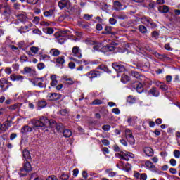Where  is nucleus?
<instances>
[{"mask_svg":"<svg viewBox=\"0 0 180 180\" xmlns=\"http://www.w3.org/2000/svg\"><path fill=\"white\" fill-rule=\"evenodd\" d=\"M70 178V175L65 174V173H63L60 176V179L62 180H68Z\"/></svg>","mask_w":180,"mask_h":180,"instance_id":"79ce46f5","label":"nucleus"},{"mask_svg":"<svg viewBox=\"0 0 180 180\" xmlns=\"http://www.w3.org/2000/svg\"><path fill=\"white\" fill-rule=\"evenodd\" d=\"M105 172L109 175V176H115V175H116V173L112 172L110 169H106Z\"/></svg>","mask_w":180,"mask_h":180,"instance_id":"a19ab883","label":"nucleus"},{"mask_svg":"<svg viewBox=\"0 0 180 180\" xmlns=\"http://www.w3.org/2000/svg\"><path fill=\"white\" fill-rule=\"evenodd\" d=\"M22 155H23V158H25L26 161H27V160H32V156H30V153L27 150H23Z\"/></svg>","mask_w":180,"mask_h":180,"instance_id":"f3484780","label":"nucleus"},{"mask_svg":"<svg viewBox=\"0 0 180 180\" xmlns=\"http://www.w3.org/2000/svg\"><path fill=\"white\" fill-rule=\"evenodd\" d=\"M149 95H152V96H160V91L157 90L155 87H153L151 89L148 91Z\"/></svg>","mask_w":180,"mask_h":180,"instance_id":"2eb2a0df","label":"nucleus"},{"mask_svg":"<svg viewBox=\"0 0 180 180\" xmlns=\"http://www.w3.org/2000/svg\"><path fill=\"white\" fill-rule=\"evenodd\" d=\"M103 102L101 100L96 99L92 101L91 105H102Z\"/></svg>","mask_w":180,"mask_h":180,"instance_id":"c03bdc74","label":"nucleus"},{"mask_svg":"<svg viewBox=\"0 0 180 180\" xmlns=\"http://www.w3.org/2000/svg\"><path fill=\"white\" fill-rule=\"evenodd\" d=\"M86 77H88V78L90 79V81L92 82L94 78H98L101 77V72L96 70H91L86 74Z\"/></svg>","mask_w":180,"mask_h":180,"instance_id":"423d86ee","label":"nucleus"},{"mask_svg":"<svg viewBox=\"0 0 180 180\" xmlns=\"http://www.w3.org/2000/svg\"><path fill=\"white\" fill-rule=\"evenodd\" d=\"M101 142L103 143V146H109V144H110V142H109V140L108 139H103L101 140Z\"/></svg>","mask_w":180,"mask_h":180,"instance_id":"e2e57ef3","label":"nucleus"},{"mask_svg":"<svg viewBox=\"0 0 180 180\" xmlns=\"http://www.w3.org/2000/svg\"><path fill=\"white\" fill-rule=\"evenodd\" d=\"M53 15H54V10L53 9L44 12V15L45 18H51V16H53Z\"/></svg>","mask_w":180,"mask_h":180,"instance_id":"bb28decb","label":"nucleus"},{"mask_svg":"<svg viewBox=\"0 0 180 180\" xmlns=\"http://www.w3.org/2000/svg\"><path fill=\"white\" fill-rule=\"evenodd\" d=\"M124 169L125 171H127V172H129V171H131V165H130L129 163H126L124 165Z\"/></svg>","mask_w":180,"mask_h":180,"instance_id":"c9c22d12","label":"nucleus"},{"mask_svg":"<svg viewBox=\"0 0 180 180\" xmlns=\"http://www.w3.org/2000/svg\"><path fill=\"white\" fill-rule=\"evenodd\" d=\"M30 50L34 54H37V53H39V47H37V46H32L30 48Z\"/></svg>","mask_w":180,"mask_h":180,"instance_id":"72a5a7b5","label":"nucleus"},{"mask_svg":"<svg viewBox=\"0 0 180 180\" xmlns=\"http://www.w3.org/2000/svg\"><path fill=\"white\" fill-rule=\"evenodd\" d=\"M56 63L57 64L63 65L64 63H65V60L64 59V56H60L56 58Z\"/></svg>","mask_w":180,"mask_h":180,"instance_id":"7c9ffc66","label":"nucleus"},{"mask_svg":"<svg viewBox=\"0 0 180 180\" xmlns=\"http://www.w3.org/2000/svg\"><path fill=\"white\" fill-rule=\"evenodd\" d=\"M113 148H114V151L117 153H120L115 155L117 157L120 158V160H124V161H129L130 158H134V154L130 152L121 151L120 148H119V146L117 145H115Z\"/></svg>","mask_w":180,"mask_h":180,"instance_id":"f257e3e1","label":"nucleus"},{"mask_svg":"<svg viewBox=\"0 0 180 180\" xmlns=\"http://www.w3.org/2000/svg\"><path fill=\"white\" fill-rule=\"evenodd\" d=\"M33 129H39V127H49V119L46 117H41L39 120H32Z\"/></svg>","mask_w":180,"mask_h":180,"instance_id":"f03ea898","label":"nucleus"},{"mask_svg":"<svg viewBox=\"0 0 180 180\" xmlns=\"http://www.w3.org/2000/svg\"><path fill=\"white\" fill-rule=\"evenodd\" d=\"M114 9H115V11H120V9H122V3L118 1H115Z\"/></svg>","mask_w":180,"mask_h":180,"instance_id":"393cba45","label":"nucleus"},{"mask_svg":"<svg viewBox=\"0 0 180 180\" xmlns=\"http://www.w3.org/2000/svg\"><path fill=\"white\" fill-rule=\"evenodd\" d=\"M50 101H58L61 98V95L58 93H51L48 95Z\"/></svg>","mask_w":180,"mask_h":180,"instance_id":"9b49d317","label":"nucleus"},{"mask_svg":"<svg viewBox=\"0 0 180 180\" xmlns=\"http://www.w3.org/2000/svg\"><path fill=\"white\" fill-rule=\"evenodd\" d=\"M30 171H32V165H30V162H25L23 168L20 169V176H26L27 173L30 172Z\"/></svg>","mask_w":180,"mask_h":180,"instance_id":"7ed1b4c3","label":"nucleus"},{"mask_svg":"<svg viewBox=\"0 0 180 180\" xmlns=\"http://www.w3.org/2000/svg\"><path fill=\"white\" fill-rule=\"evenodd\" d=\"M4 71L6 74H8V75L12 74V69H11V68H6Z\"/></svg>","mask_w":180,"mask_h":180,"instance_id":"0e129e2a","label":"nucleus"},{"mask_svg":"<svg viewBox=\"0 0 180 180\" xmlns=\"http://www.w3.org/2000/svg\"><path fill=\"white\" fill-rule=\"evenodd\" d=\"M60 115H62V116H65V115L68 114V110H67L66 109H63L60 111Z\"/></svg>","mask_w":180,"mask_h":180,"instance_id":"69168bd1","label":"nucleus"},{"mask_svg":"<svg viewBox=\"0 0 180 180\" xmlns=\"http://www.w3.org/2000/svg\"><path fill=\"white\" fill-rule=\"evenodd\" d=\"M127 102H128V103H134V102H136V98H134V96H129L127 98Z\"/></svg>","mask_w":180,"mask_h":180,"instance_id":"2f4dec72","label":"nucleus"},{"mask_svg":"<svg viewBox=\"0 0 180 180\" xmlns=\"http://www.w3.org/2000/svg\"><path fill=\"white\" fill-rule=\"evenodd\" d=\"M63 133L64 137H66V138H69V137H71V136H72V132L70 129H64Z\"/></svg>","mask_w":180,"mask_h":180,"instance_id":"b1692460","label":"nucleus"},{"mask_svg":"<svg viewBox=\"0 0 180 180\" xmlns=\"http://www.w3.org/2000/svg\"><path fill=\"white\" fill-rule=\"evenodd\" d=\"M56 130L59 133H62V131H64V125L62 123L56 124Z\"/></svg>","mask_w":180,"mask_h":180,"instance_id":"a878e982","label":"nucleus"},{"mask_svg":"<svg viewBox=\"0 0 180 180\" xmlns=\"http://www.w3.org/2000/svg\"><path fill=\"white\" fill-rule=\"evenodd\" d=\"M175 158H180V151L178 150H176L173 153Z\"/></svg>","mask_w":180,"mask_h":180,"instance_id":"6e6d98bb","label":"nucleus"},{"mask_svg":"<svg viewBox=\"0 0 180 180\" xmlns=\"http://www.w3.org/2000/svg\"><path fill=\"white\" fill-rule=\"evenodd\" d=\"M93 17H94L93 15L84 14L83 18L85 20H91V19H92Z\"/></svg>","mask_w":180,"mask_h":180,"instance_id":"49530a36","label":"nucleus"},{"mask_svg":"<svg viewBox=\"0 0 180 180\" xmlns=\"http://www.w3.org/2000/svg\"><path fill=\"white\" fill-rule=\"evenodd\" d=\"M103 130H104V131H109V130H110V125L109 124H105L103 125L102 127Z\"/></svg>","mask_w":180,"mask_h":180,"instance_id":"864d4df0","label":"nucleus"},{"mask_svg":"<svg viewBox=\"0 0 180 180\" xmlns=\"http://www.w3.org/2000/svg\"><path fill=\"white\" fill-rule=\"evenodd\" d=\"M72 54L74 57H77V58H82V51L79 46H73L72 49Z\"/></svg>","mask_w":180,"mask_h":180,"instance_id":"39448f33","label":"nucleus"},{"mask_svg":"<svg viewBox=\"0 0 180 180\" xmlns=\"http://www.w3.org/2000/svg\"><path fill=\"white\" fill-rule=\"evenodd\" d=\"M158 11L160 13H168L169 12V8L168 6L163 5L158 7Z\"/></svg>","mask_w":180,"mask_h":180,"instance_id":"4468645a","label":"nucleus"},{"mask_svg":"<svg viewBox=\"0 0 180 180\" xmlns=\"http://www.w3.org/2000/svg\"><path fill=\"white\" fill-rule=\"evenodd\" d=\"M17 21L21 23H25V22H27V16L26 15V13L22 12L21 13L16 15Z\"/></svg>","mask_w":180,"mask_h":180,"instance_id":"6e6552de","label":"nucleus"},{"mask_svg":"<svg viewBox=\"0 0 180 180\" xmlns=\"http://www.w3.org/2000/svg\"><path fill=\"white\" fill-rule=\"evenodd\" d=\"M46 180H58V178L56 175H51L47 176Z\"/></svg>","mask_w":180,"mask_h":180,"instance_id":"603ef678","label":"nucleus"},{"mask_svg":"<svg viewBox=\"0 0 180 180\" xmlns=\"http://www.w3.org/2000/svg\"><path fill=\"white\" fill-rule=\"evenodd\" d=\"M131 75L133 78H136V79L140 78V74L138 72H131Z\"/></svg>","mask_w":180,"mask_h":180,"instance_id":"58836bf2","label":"nucleus"},{"mask_svg":"<svg viewBox=\"0 0 180 180\" xmlns=\"http://www.w3.org/2000/svg\"><path fill=\"white\" fill-rule=\"evenodd\" d=\"M9 49H11V50L13 51H16L17 50H18L19 49L18 47H16L15 45H9L8 46Z\"/></svg>","mask_w":180,"mask_h":180,"instance_id":"338daca9","label":"nucleus"},{"mask_svg":"<svg viewBox=\"0 0 180 180\" xmlns=\"http://www.w3.org/2000/svg\"><path fill=\"white\" fill-rule=\"evenodd\" d=\"M63 81L66 85H74L75 84L74 79L71 77H63Z\"/></svg>","mask_w":180,"mask_h":180,"instance_id":"ddd939ff","label":"nucleus"},{"mask_svg":"<svg viewBox=\"0 0 180 180\" xmlns=\"http://www.w3.org/2000/svg\"><path fill=\"white\" fill-rule=\"evenodd\" d=\"M42 81L43 79L41 78L37 79V82H38L37 86H39V88H44V84H43Z\"/></svg>","mask_w":180,"mask_h":180,"instance_id":"ea45409f","label":"nucleus"},{"mask_svg":"<svg viewBox=\"0 0 180 180\" xmlns=\"http://www.w3.org/2000/svg\"><path fill=\"white\" fill-rule=\"evenodd\" d=\"M32 130H33L32 127H29L28 125H25L21 129V133L22 134L29 133L32 131Z\"/></svg>","mask_w":180,"mask_h":180,"instance_id":"412c9836","label":"nucleus"},{"mask_svg":"<svg viewBox=\"0 0 180 180\" xmlns=\"http://www.w3.org/2000/svg\"><path fill=\"white\" fill-rule=\"evenodd\" d=\"M7 84H9V82H8V80L6 79L1 78L0 79V88L1 89L3 92H5V91H8V89L9 88V84H8L5 87V85H6Z\"/></svg>","mask_w":180,"mask_h":180,"instance_id":"9d476101","label":"nucleus"},{"mask_svg":"<svg viewBox=\"0 0 180 180\" xmlns=\"http://www.w3.org/2000/svg\"><path fill=\"white\" fill-rule=\"evenodd\" d=\"M44 67H46V65L43 63H39L37 65V68L39 70H44Z\"/></svg>","mask_w":180,"mask_h":180,"instance_id":"5fc2aeb1","label":"nucleus"},{"mask_svg":"<svg viewBox=\"0 0 180 180\" xmlns=\"http://www.w3.org/2000/svg\"><path fill=\"white\" fill-rule=\"evenodd\" d=\"M50 53L51 54V56H53V57H57L58 56H60V54H61V52L57 49H52L50 51Z\"/></svg>","mask_w":180,"mask_h":180,"instance_id":"aec40b11","label":"nucleus"},{"mask_svg":"<svg viewBox=\"0 0 180 180\" xmlns=\"http://www.w3.org/2000/svg\"><path fill=\"white\" fill-rule=\"evenodd\" d=\"M151 34H152V37L155 39V40H157V39L160 37V34L156 31L153 32Z\"/></svg>","mask_w":180,"mask_h":180,"instance_id":"37998d69","label":"nucleus"},{"mask_svg":"<svg viewBox=\"0 0 180 180\" xmlns=\"http://www.w3.org/2000/svg\"><path fill=\"white\" fill-rule=\"evenodd\" d=\"M145 165L146 168H150L151 169H155V165L150 161V160H146L145 162Z\"/></svg>","mask_w":180,"mask_h":180,"instance_id":"5701e85b","label":"nucleus"},{"mask_svg":"<svg viewBox=\"0 0 180 180\" xmlns=\"http://www.w3.org/2000/svg\"><path fill=\"white\" fill-rule=\"evenodd\" d=\"M102 151H103V154H105V155L109 154V148H108L107 147L103 148Z\"/></svg>","mask_w":180,"mask_h":180,"instance_id":"774afa93","label":"nucleus"},{"mask_svg":"<svg viewBox=\"0 0 180 180\" xmlns=\"http://www.w3.org/2000/svg\"><path fill=\"white\" fill-rule=\"evenodd\" d=\"M49 127H56L57 122L53 120H49Z\"/></svg>","mask_w":180,"mask_h":180,"instance_id":"f704fd0d","label":"nucleus"},{"mask_svg":"<svg viewBox=\"0 0 180 180\" xmlns=\"http://www.w3.org/2000/svg\"><path fill=\"white\" fill-rule=\"evenodd\" d=\"M89 44H94V46H93L94 50L98 51V50H101V49H102V44H100V43L95 44L94 41H91Z\"/></svg>","mask_w":180,"mask_h":180,"instance_id":"4be33fe9","label":"nucleus"},{"mask_svg":"<svg viewBox=\"0 0 180 180\" xmlns=\"http://www.w3.org/2000/svg\"><path fill=\"white\" fill-rule=\"evenodd\" d=\"M104 47L106 51H115V46H105Z\"/></svg>","mask_w":180,"mask_h":180,"instance_id":"a18cd8bd","label":"nucleus"},{"mask_svg":"<svg viewBox=\"0 0 180 180\" xmlns=\"http://www.w3.org/2000/svg\"><path fill=\"white\" fill-rule=\"evenodd\" d=\"M58 5L60 9H64V8L70 9V8L71 7V3H70L69 0H60V1H58Z\"/></svg>","mask_w":180,"mask_h":180,"instance_id":"0eeeda50","label":"nucleus"},{"mask_svg":"<svg viewBox=\"0 0 180 180\" xmlns=\"http://www.w3.org/2000/svg\"><path fill=\"white\" fill-rule=\"evenodd\" d=\"M0 130L1 131H3V133H5V131H6V130H8V129H6V128L4 124L0 123Z\"/></svg>","mask_w":180,"mask_h":180,"instance_id":"4d7b16f0","label":"nucleus"},{"mask_svg":"<svg viewBox=\"0 0 180 180\" xmlns=\"http://www.w3.org/2000/svg\"><path fill=\"white\" fill-rule=\"evenodd\" d=\"M30 180H39V175L37 174L34 173L31 175Z\"/></svg>","mask_w":180,"mask_h":180,"instance_id":"de8ad7c7","label":"nucleus"},{"mask_svg":"<svg viewBox=\"0 0 180 180\" xmlns=\"http://www.w3.org/2000/svg\"><path fill=\"white\" fill-rule=\"evenodd\" d=\"M139 31L141 33H147V28L144 25L139 26Z\"/></svg>","mask_w":180,"mask_h":180,"instance_id":"8fccbe9b","label":"nucleus"},{"mask_svg":"<svg viewBox=\"0 0 180 180\" xmlns=\"http://www.w3.org/2000/svg\"><path fill=\"white\" fill-rule=\"evenodd\" d=\"M46 105H47V103L45 101H41L38 102L39 108H46Z\"/></svg>","mask_w":180,"mask_h":180,"instance_id":"473e14b6","label":"nucleus"},{"mask_svg":"<svg viewBox=\"0 0 180 180\" xmlns=\"http://www.w3.org/2000/svg\"><path fill=\"white\" fill-rule=\"evenodd\" d=\"M139 179L140 180H146V179H147V174L146 173L141 174L139 176Z\"/></svg>","mask_w":180,"mask_h":180,"instance_id":"13d9d810","label":"nucleus"},{"mask_svg":"<svg viewBox=\"0 0 180 180\" xmlns=\"http://www.w3.org/2000/svg\"><path fill=\"white\" fill-rule=\"evenodd\" d=\"M3 124H4V127L8 130L11 127V122L9 120L5 121Z\"/></svg>","mask_w":180,"mask_h":180,"instance_id":"09e8293b","label":"nucleus"},{"mask_svg":"<svg viewBox=\"0 0 180 180\" xmlns=\"http://www.w3.org/2000/svg\"><path fill=\"white\" fill-rule=\"evenodd\" d=\"M169 163L172 167H175L176 165V160L175 159H171Z\"/></svg>","mask_w":180,"mask_h":180,"instance_id":"bf43d9fd","label":"nucleus"},{"mask_svg":"<svg viewBox=\"0 0 180 180\" xmlns=\"http://www.w3.org/2000/svg\"><path fill=\"white\" fill-rule=\"evenodd\" d=\"M103 34H109L110 33H113L115 34V32H112V27L107 26L105 27V31L102 32Z\"/></svg>","mask_w":180,"mask_h":180,"instance_id":"c756f323","label":"nucleus"},{"mask_svg":"<svg viewBox=\"0 0 180 180\" xmlns=\"http://www.w3.org/2000/svg\"><path fill=\"white\" fill-rule=\"evenodd\" d=\"M144 153L148 157H153L154 155V150L150 147H146L144 148Z\"/></svg>","mask_w":180,"mask_h":180,"instance_id":"dca6fc26","label":"nucleus"},{"mask_svg":"<svg viewBox=\"0 0 180 180\" xmlns=\"http://www.w3.org/2000/svg\"><path fill=\"white\" fill-rule=\"evenodd\" d=\"M10 79L11 81H23V79H25V77L20 75L13 74L10 76Z\"/></svg>","mask_w":180,"mask_h":180,"instance_id":"f8f14e48","label":"nucleus"},{"mask_svg":"<svg viewBox=\"0 0 180 180\" xmlns=\"http://www.w3.org/2000/svg\"><path fill=\"white\" fill-rule=\"evenodd\" d=\"M124 131L127 141H129L131 145L134 144V143H136V140L134 139V136H133L131 131L129 129H126Z\"/></svg>","mask_w":180,"mask_h":180,"instance_id":"20e7f679","label":"nucleus"},{"mask_svg":"<svg viewBox=\"0 0 180 180\" xmlns=\"http://www.w3.org/2000/svg\"><path fill=\"white\" fill-rule=\"evenodd\" d=\"M4 13H7V14L11 13V6H9V5L8 4H6L4 6Z\"/></svg>","mask_w":180,"mask_h":180,"instance_id":"4c0bfd02","label":"nucleus"},{"mask_svg":"<svg viewBox=\"0 0 180 180\" xmlns=\"http://www.w3.org/2000/svg\"><path fill=\"white\" fill-rule=\"evenodd\" d=\"M160 89H162V91H167L168 90V86H167V84L162 83L160 86Z\"/></svg>","mask_w":180,"mask_h":180,"instance_id":"3c124183","label":"nucleus"},{"mask_svg":"<svg viewBox=\"0 0 180 180\" xmlns=\"http://www.w3.org/2000/svg\"><path fill=\"white\" fill-rule=\"evenodd\" d=\"M121 81L124 84H126V82H129V81H130V77L127 76V75L123 74L122 75Z\"/></svg>","mask_w":180,"mask_h":180,"instance_id":"cd10ccee","label":"nucleus"},{"mask_svg":"<svg viewBox=\"0 0 180 180\" xmlns=\"http://www.w3.org/2000/svg\"><path fill=\"white\" fill-rule=\"evenodd\" d=\"M40 61H48V60H50V56L47 54H42L39 57Z\"/></svg>","mask_w":180,"mask_h":180,"instance_id":"c85d7f7f","label":"nucleus"},{"mask_svg":"<svg viewBox=\"0 0 180 180\" xmlns=\"http://www.w3.org/2000/svg\"><path fill=\"white\" fill-rule=\"evenodd\" d=\"M20 60L21 63H26V61H27L28 58H27V56H22L20 57Z\"/></svg>","mask_w":180,"mask_h":180,"instance_id":"052dcab7","label":"nucleus"},{"mask_svg":"<svg viewBox=\"0 0 180 180\" xmlns=\"http://www.w3.org/2000/svg\"><path fill=\"white\" fill-rule=\"evenodd\" d=\"M79 27H82V29H85L86 30H89V25H88V24L79 23Z\"/></svg>","mask_w":180,"mask_h":180,"instance_id":"e433bc0d","label":"nucleus"},{"mask_svg":"<svg viewBox=\"0 0 180 180\" xmlns=\"http://www.w3.org/2000/svg\"><path fill=\"white\" fill-rule=\"evenodd\" d=\"M51 86H56V85L58 84V81H57V76H56V75H53L52 76H51Z\"/></svg>","mask_w":180,"mask_h":180,"instance_id":"6ab92c4d","label":"nucleus"},{"mask_svg":"<svg viewBox=\"0 0 180 180\" xmlns=\"http://www.w3.org/2000/svg\"><path fill=\"white\" fill-rule=\"evenodd\" d=\"M112 68H114L115 71H118V72H124V71H126V68H124V65L118 63H112Z\"/></svg>","mask_w":180,"mask_h":180,"instance_id":"1a4fd4ad","label":"nucleus"},{"mask_svg":"<svg viewBox=\"0 0 180 180\" xmlns=\"http://www.w3.org/2000/svg\"><path fill=\"white\" fill-rule=\"evenodd\" d=\"M135 86L139 94H141V92L144 91V88L143 87V84L141 83H136Z\"/></svg>","mask_w":180,"mask_h":180,"instance_id":"a211bd4d","label":"nucleus"},{"mask_svg":"<svg viewBox=\"0 0 180 180\" xmlns=\"http://www.w3.org/2000/svg\"><path fill=\"white\" fill-rule=\"evenodd\" d=\"M46 33L48 34H53V33H54V30H53V28L48 27L46 28Z\"/></svg>","mask_w":180,"mask_h":180,"instance_id":"680f3d73","label":"nucleus"}]
</instances>
